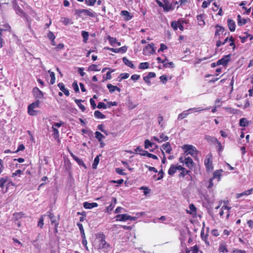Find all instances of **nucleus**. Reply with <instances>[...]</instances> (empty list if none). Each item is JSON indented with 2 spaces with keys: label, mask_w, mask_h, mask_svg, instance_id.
<instances>
[{
  "label": "nucleus",
  "mask_w": 253,
  "mask_h": 253,
  "mask_svg": "<svg viewBox=\"0 0 253 253\" xmlns=\"http://www.w3.org/2000/svg\"><path fill=\"white\" fill-rule=\"evenodd\" d=\"M97 237L100 239L99 243V248L100 249H103L104 252H108L110 249V245L108 243L106 240V236L102 232L99 233Z\"/></svg>",
  "instance_id": "nucleus-1"
},
{
  "label": "nucleus",
  "mask_w": 253,
  "mask_h": 253,
  "mask_svg": "<svg viewBox=\"0 0 253 253\" xmlns=\"http://www.w3.org/2000/svg\"><path fill=\"white\" fill-rule=\"evenodd\" d=\"M11 186H14L15 184L8 176L5 175L0 178V188L1 189L5 188V192L7 191L8 188Z\"/></svg>",
  "instance_id": "nucleus-2"
},
{
  "label": "nucleus",
  "mask_w": 253,
  "mask_h": 253,
  "mask_svg": "<svg viewBox=\"0 0 253 253\" xmlns=\"http://www.w3.org/2000/svg\"><path fill=\"white\" fill-rule=\"evenodd\" d=\"M75 13L78 16L82 17L83 19H84V16H88L91 18H94L96 16V13L90 9H77L75 11Z\"/></svg>",
  "instance_id": "nucleus-3"
},
{
  "label": "nucleus",
  "mask_w": 253,
  "mask_h": 253,
  "mask_svg": "<svg viewBox=\"0 0 253 253\" xmlns=\"http://www.w3.org/2000/svg\"><path fill=\"white\" fill-rule=\"evenodd\" d=\"M213 157L211 153L208 154L204 160V165L206 167V171L208 172H211L213 169L212 164Z\"/></svg>",
  "instance_id": "nucleus-4"
},
{
  "label": "nucleus",
  "mask_w": 253,
  "mask_h": 253,
  "mask_svg": "<svg viewBox=\"0 0 253 253\" xmlns=\"http://www.w3.org/2000/svg\"><path fill=\"white\" fill-rule=\"evenodd\" d=\"M185 153H187V155L190 154L194 158L198 157L199 151L196 148L191 145H184L183 147Z\"/></svg>",
  "instance_id": "nucleus-5"
},
{
  "label": "nucleus",
  "mask_w": 253,
  "mask_h": 253,
  "mask_svg": "<svg viewBox=\"0 0 253 253\" xmlns=\"http://www.w3.org/2000/svg\"><path fill=\"white\" fill-rule=\"evenodd\" d=\"M231 54H229L223 56V57L218 60L216 62V65H222L224 66H226L228 64L229 62L231 60Z\"/></svg>",
  "instance_id": "nucleus-6"
},
{
  "label": "nucleus",
  "mask_w": 253,
  "mask_h": 253,
  "mask_svg": "<svg viewBox=\"0 0 253 253\" xmlns=\"http://www.w3.org/2000/svg\"><path fill=\"white\" fill-rule=\"evenodd\" d=\"M153 46V43H152V44H148L147 45L145 46L143 50V54L145 55H149L155 53V50Z\"/></svg>",
  "instance_id": "nucleus-7"
},
{
  "label": "nucleus",
  "mask_w": 253,
  "mask_h": 253,
  "mask_svg": "<svg viewBox=\"0 0 253 253\" xmlns=\"http://www.w3.org/2000/svg\"><path fill=\"white\" fill-rule=\"evenodd\" d=\"M223 170L222 169H219L215 170L213 173L212 177H211L213 179H216L217 182L220 181L222 172Z\"/></svg>",
  "instance_id": "nucleus-8"
},
{
  "label": "nucleus",
  "mask_w": 253,
  "mask_h": 253,
  "mask_svg": "<svg viewBox=\"0 0 253 253\" xmlns=\"http://www.w3.org/2000/svg\"><path fill=\"white\" fill-rule=\"evenodd\" d=\"M70 154L73 159L78 163V164L84 167L85 169H87L86 166L84 163L83 160L79 159L77 156L75 155L71 151H69Z\"/></svg>",
  "instance_id": "nucleus-9"
},
{
  "label": "nucleus",
  "mask_w": 253,
  "mask_h": 253,
  "mask_svg": "<svg viewBox=\"0 0 253 253\" xmlns=\"http://www.w3.org/2000/svg\"><path fill=\"white\" fill-rule=\"evenodd\" d=\"M33 92L36 98L40 99H42L44 98L43 92L37 87H35L33 88Z\"/></svg>",
  "instance_id": "nucleus-10"
},
{
  "label": "nucleus",
  "mask_w": 253,
  "mask_h": 253,
  "mask_svg": "<svg viewBox=\"0 0 253 253\" xmlns=\"http://www.w3.org/2000/svg\"><path fill=\"white\" fill-rule=\"evenodd\" d=\"M116 218L117 221H125L129 220L131 218V216L125 213L117 215Z\"/></svg>",
  "instance_id": "nucleus-11"
},
{
  "label": "nucleus",
  "mask_w": 253,
  "mask_h": 253,
  "mask_svg": "<svg viewBox=\"0 0 253 253\" xmlns=\"http://www.w3.org/2000/svg\"><path fill=\"white\" fill-rule=\"evenodd\" d=\"M184 164L189 169H192L194 166V163L192 159L190 157L185 158L184 160Z\"/></svg>",
  "instance_id": "nucleus-12"
},
{
  "label": "nucleus",
  "mask_w": 253,
  "mask_h": 253,
  "mask_svg": "<svg viewBox=\"0 0 253 253\" xmlns=\"http://www.w3.org/2000/svg\"><path fill=\"white\" fill-rule=\"evenodd\" d=\"M120 15L124 17L125 21L130 20L133 16L127 10H122L121 11Z\"/></svg>",
  "instance_id": "nucleus-13"
},
{
  "label": "nucleus",
  "mask_w": 253,
  "mask_h": 253,
  "mask_svg": "<svg viewBox=\"0 0 253 253\" xmlns=\"http://www.w3.org/2000/svg\"><path fill=\"white\" fill-rule=\"evenodd\" d=\"M117 203V199L115 197L112 198V201L110 205L106 208L105 212L110 213L114 208Z\"/></svg>",
  "instance_id": "nucleus-14"
},
{
  "label": "nucleus",
  "mask_w": 253,
  "mask_h": 253,
  "mask_svg": "<svg viewBox=\"0 0 253 253\" xmlns=\"http://www.w3.org/2000/svg\"><path fill=\"white\" fill-rule=\"evenodd\" d=\"M215 27L216 28V31L215 32V37H218V39H220V36L224 32L225 29L223 27L218 24L216 25Z\"/></svg>",
  "instance_id": "nucleus-15"
},
{
  "label": "nucleus",
  "mask_w": 253,
  "mask_h": 253,
  "mask_svg": "<svg viewBox=\"0 0 253 253\" xmlns=\"http://www.w3.org/2000/svg\"><path fill=\"white\" fill-rule=\"evenodd\" d=\"M230 210H231V207H229L226 205L223 206L220 209V211L219 212L220 216L221 217L223 216V215L224 214V210H227V215H226V218L228 219V218L229 217L230 215Z\"/></svg>",
  "instance_id": "nucleus-16"
},
{
  "label": "nucleus",
  "mask_w": 253,
  "mask_h": 253,
  "mask_svg": "<svg viewBox=\"0 0 253 253\" xmlns=\"http://www.w3.org/2000/svg\"><path fill=\"white\" fill-rule=\"evenodd\" d=\"M196 18L198 21V24L199 26H204L205 25V14H201L200 15H198L197 16Z\"/></svg>",
  "instance_id": "nucleus-17"
},
{
  "label": "nucleus",
  "mask_w": 253,
  "mask_h": 253,
  "mask_svg": "<svg viewBox=\"0 0 253 253\" xmlns=\"http://www.w3.org/2000/svg\"><path fill=\"white\" fill-rule=\"evenodd\" d=\"M190 170H186V169H185V170L181 171V172L179 174L178 176L179 177H184L186 175H188V176H187L186 178L187 180H191L192 177L190 174Z\"/></svg>",
  "instance_id": "nucleus-18"
},
{
  "label": "nucleus",
  "mask_w": 253,
  "mask_h": 253,
  "mask_svg": "<svg viewBox=\"0 0 253 253\" xmlns=\"http://www.w3.org/2000/svg\"><path fill=\"white\" fill-rule=\"evenodd\" d=\"M57 85L59 87V88H60V89L61 90V91H62L66 96H69V95H70L69 91L67 88H65V85L63 83H58Z\"/></svg>",
  "instance_id": "nucleus-19"
},
{
  "label": "nucleus",
  "mask_w": 253,
  "mask_h": 253,
  "mask_svg": "<svg viewBox=\"0 0 253 253\" xmlns=\"http://www.w3.org/2000/svg\"><path fill=\"white\" fill-rule=\"evenodd\" d=\"M162 148L163 149V150H162V151L164 150L167 154H170L172 150L171 145L169 142H167L164 144L162 146Z\"/></svg>",
  "instance_id": "nucleus-20"
},
{
  "label": "nucleus",
  "mask_w": 253,
  "mask_h": 253,
  "mask_svg": "<svg viewBox=\"0 0 253 253\" xmlns=\"http://www.w3.org/2000/svg\"><path fill=\"white\" fill-rule=\"evenodd\" d=\"M47 214L50 219L51 224L54 225H56V223L59 224V220H56L55 218L54 214L53 213H51L50 212H47Z\"/></svg>",
  "instance_id": "nucleus-21"
},
{
  "label": "nucleus",
  "mask_w": 253,
  "mask_h": 253,
  "mask_svg": "<svg viewBox=\"0 0 253 253\" xmlns=\"http://www.w3.org/2000/svg\"><path fill=\"white\" fill-rule=\"evenodd\" d=\"M84 208L86 209H91L93 208L98 207V204L96 203H90L87 202H85L83 204Z\"/></svg>",
  "instance_id": "nucleus-22"
},
{
  "label": "nucleus",
  "mask_w": 253,
  "mask_h": 253,
  "mask_svg": "<svg viewBox=\"0 0 253 253\" xmlns=\"http://www.w3.org/2000/svg\"><path fill=\"white\" fill-rule=\"evenodd\" d=\"M205 139L209 143L212 144H215L216 142L218 140L215 137L209 135H205Z\"/></svg>",
  "instance_id": "nucleus-23"
},
{
  "label": "nucleus",
  "mask_w": 253,
  "mask_h": 253,
  "mask_svg": "<svg viewBox=\"0 0 253 253\" xmlns=\"http://www.w3.org/2000/svg\"><path fill=\"white\" fill-rule=\"evenodd\" d=\"M227 24L229 29L231 32H234L235 30L236 25L234 20L228 19L227 20Z\"/></svg>",
  "instance_id": "nucleus-24"
},
{
  "label": "nucleus",
  "mask_w": 253,
  "mask_h": 253,
  "mask_svg": "<svg viewBox=\"0 0 253 253\" xmlns=\"http://www.w3.org/2000/svg\"><path fill=\"white\" fill-rule=\"evenodd\" d=\"M185 252L186 253H198L199 252V248L198 246L196 245L189 248H187L185 249Z\"/></svg>",
  "instance_id": "nucleus-25"
},
{
  "label": "nucleus",
  "mask_w": 253,
  "mask_h": 253,
  "mask_svg": "<svg viewBox=\"0 0 253 253\" xmlns=\"http://www.w3.org/2000/svg\"><path fill=\"white\" fill-rule=\"evenodd\" d=\"M189 210H187V213L192 214L196 215L197 213V209L193 204H191L189 206Z\"/></svg>",
  "instance_id": "nucleus-26"
},
{
  "label": "nucleus",
  "mask_w": 253,
  "mask_h": 253,
  "mask_svg": "<svg viewBox=\"0 0 253 253\" xmlns=\"http://www.w3.org/2000/svg\"><path fill=\"white\" fill-rule=\"evenodd\" d=\"M107 87L109 90L110 93H112L114 92L115 90L118 91V92L121 91V88L118 87L117 86L113 85L111 84H108L107 85Z\"/></svg>",
  "instance_id": "nucleus-27"
},
{
  "label": "nucleus",
  "mask_w": 253,
  "mask_h": 253,
  "mask_svg": "<svg viewBox=\"0 0 253 253\" xmlns=\"http://www.w3.org/2000/svg\"><path fill=\"white\" fill-rule=\"evenodd\" d=\"M253 189L251 188V189H249V190H245V191H244L242 193H238L236 195V197L239 198H240V197H241L242 196H248V195L251 194L252 192L253 191Z\"/></svg>",
  "instance_id": "nucleus-28"
},
{
  "label": "nucleus",
  "mask_w": 253,
  "mask_h": 253,
  "mask_svg": "<svg viewBox=\"0 0 253 253\" xmlns=\"http://www.w3.org/2000/svg\"><path fill=\"white\" fill-rule=\"evenodd\" d=\"M123 62L127 66L130 68L133 69L134 68V65L132 63L131 61L129 60L126 57H124L123 58Z\"/></svg>",
  "instance_id": "nucleus-29"
},
{
  "label": "nucleus",
  "mask_w": 253,
  "mask_h": 253,
  "mask_svg": "<svg viewBox=\"0 0 253 253\" xmlns=\"http://www.w3.org/2000/svg\"><path fill=\"white\" fill-rule=\"evenodd\" d=\"M164 2L165 3L163 4V6L162 7L163 8L164 11L168 12L173 9L172 5L171 4H169L168 3H167L166 0H165V2Z\"/></svg>",
  "instance_id": "nucleus-30"
},
{
  "label": "nucleus",
  "mask_w": 253,
  "mask_h": 253,
  "mask_svg": "<svg viewBox=\"0 0 253 253\" xmlns=\"http://www.w3.org/2000/svg\"><path fill=\"white\" fill-rule=\"evenodd\" d=\"M194 109V108L192 109H189V110L187 111H184L181 113L179 114L178 116V120H181L183 119L184 118H185L188 115L189 113H188V111Z\"/></svg>",
  "instance_id": "nucleus-31"
},
{
  "label": "nucleus",
  "mask_w": 253,
  "mask_h": 253,
  "mask_svg": "<svg viewBox=\"0 0 253 253\" xmlns=\"http://www.w3.org/2000/svg\"><path fill=\"white\" fill-rule=\"evenodd\" d=\"M177 170L176 167L175 165H171L168 170V174L172 176Z\"/></svg>",
  "instance_id": "nucleus-32"
},
{
  "label": "nucleus",
  "mask_w": 253,
  "mask_h": 253,
  "mask_svg": "<svg viewBox=\"0 0 253 253\" xmlns=\"http://www.w3.org/2000/svg\"><path fill=\"white\" fill-rule=\"evenodd\" d=\"M247 23V20L246 19H242L240 15L237 16V23L238 26H242L245 25Z\"/></svg>",
  "instance_id": "nucleus-33"
},
{
  "label": "nucleus",
  "mask_w": 253,
  "mask_h": 253,
  "mask_svg": "<svg viewBox=\"0 0 253 253\" xmlns=\"http://www.w3.org/2000/svg\"><path fill=\"white\" fill-rule=\"evenodd\" d=\"M141 156H147L149 158H152L154 160H158V157L153 154L149 153L147 151H144V153H139Z\"/></svg>",
  "instance_id": "nucleus-34"
},
{
  "label": "nucleus",
  "mask_w": 253,
  "mask_h": 253,
  "mask_svg": "<svg viewBox=\"0 0 253 253\" xmlns=\"http://www.w3.org/2000/svg\"><path fill=\"white\" fill-rule=\"evenodd\" d=\"M83 101H83L82 99H75V102L78 105V106H79V107L82 110V112L85 111V110L86 109L84 106L81 103V102H83Z\"/></svg>",
  "instance_id": "nucleus-35"
},
{
  "label": "nucleus",
  "mask_w": 253,
  "mask_h": 253,
  "mask_svg": "<svg viewBox=\"0 0 253 253\" xmlns=\"http://www.w3.org/2000/svg\"><path fill=\"white\" fill-rule=\"evenodd\" d=\"M95 137L97 139L99 142L103 141L105 138V136L99 131H96L95 132Z\"/></svg>",
  "instance_id": "nucleus-36"
},
{
  "label": "nucleus",
  "mask_w": 253,
  "mask_h": 253,
  "mask_svg": "<svg viewBox=\"0 0 253 253\" xmlns=\"http://www.w3.org/2000/svg\"><path fill=\"white\" fill-rule=\"evenodd\" d=\"M249 122L246 118H242L240 120L239 125L241 126H247L249 125Z\"/></svg>",
  "instance_id": "nucleus-37"
},
{
  "label": "nucleus",
  "mask_w": 253,
  "mask_h": 253,
  "mask_svg": "<svg viewBox=\"0 0 253 253\" xmlns=\"http://www.w3.org/2000/svg\"><path fill=\"white\" fill-rule=\"evenodd\" d=\"M229 42H230L229 45L231 47L232 51H234L236 49V44L235 43V39L233 36L229 37Z\"/></svg>",
  "instance_id": "nucleus-38"
},
{
  "label": "nucleus",
  "mask_w": 253,
  "mask_h": 253,
  "mask_svg": "<svg viewBox=\"0 0 253 253\" xmlns=\"http://www.w3.org/2000/svg\"><path fill=\"white\" fill-rule=\"evenodd\" d=\"M52 129L53 130L52 135L53 136V138L55 139H58L59 137L58 130L56 127H54V126H52Z\"/></svg>",
  "instance_id": "nucleus-39"
},
{
  "label": "nucleus",
  "mask_w": 253,
  "mask_h": 253,
  "mask_svg": "<svg viewBox=\"0 0 253 253\" xmlns=\"http://www.w3.org/2000/svg\"><path fill=\"white\" fill-rule=\"evenodd\" d=\"M94 116L97 119H104L106 116L99 111L96 110L94 113Z\"/></svg>",
  "instance_id": "nucleus-40"
},
{
  "label": "nucleus",
  "mask_w": 253,
  "mask_h": 253,
  "mask_svg": "<svg viewBox=\"0 0 253 253\" xmlns=\"http://www.w3.org/2000/svg\"><path fill=\"white\" fill-rule=\"evenodd\" d=\"M82 36L83 38V41L84 43H86L88 39L89 34L88 32L85 31H82Z\"/></svg>",
  "instance_id": "nucleus-41"
},
{
  "label": "nucleus",
  "mask_w": 253,
  "mask_h": 253,
  "mask_svg": "<svg viewBox=\"0 0 253 253\" xmlns=\"http://www.w3.org/2000/svg\"><path fill=\"white\" fill-rule=\"evenodd\" d=\"M48 72L49 73L51 78L50 83L51 84H53L55 83L56 80L55 74L53 72H52L50 70H49Z\"/></svg>",
  "instance_id": "nucleus-42"
},
{
  "label": "nucleus",
  "mask_w": 253,
  "mask_h": 253,
  "mask_svg": "<svg viewBox=\"0 0 253 253\" xmlns=\"http://www.w3.org/2000/svg\"><path fill=\"white\" fill-rule=\"evenodd\" d=\"M179 22V19L177 21H173L171 22V27L174 31H176L178 29V23Z\"/></svg>",
  "instance_id": "nucleus-43"
},
{
  "label": "nucleus",
  "mask_w": 253,
  "mask_h": 253,
  "mask_svg": "<svg viewBox=\"0 0 253 253\" xmlns=\"http://www.w3.org/2000/svg\"><path fill=\"white\" fill-rule=\"evenodd\" d=\"M186 21L185 20L180 18L179 19V22L178 23V28L179 29V30L181 31H183L184 30V27L183 26V24H186Z\"/></svg>",
  "instance_id": "nucleus-44"
},
{
  "label": "nucleus",
  "mask_w": 253,
  "mask_h": 253,
  "mask_svg": "<svg viewBox=\"0 0 253 253\" xmlns=\"http://www.w3.org/2000/svg\"><path fill=\"white\" fill-rule=\"evenodd\" d=\"M149 67V64L148 62H142L139 65V68L142 70L148 69Z\"/></svg>",
  "instance_id": "nucleus-45"
},
{
  "label": "nucleus",
  "mask_w": 253,
  "mask_h": 253,
  "mask_svg": "<svg viewBox=\"0 0 253 253\" xmlns=\"http://www.w3.org/2000/svg\"><path fill=\"white\" fill-rule=\"evenodd\" d=\"M40 105V101L39 100H36L35 102H33L29 104L28 106L29 108H32L33 109L38 108Z\"/></svg>",
  "instance_id": "nucleus-46"
},
{
  "label": "nucleus",
  "mask_w": 253,
  "mask_h": 253,
  "mask_svg": "<svg viewBox=\"0 0 253 253\" xmlns=\"http://www.w3.org/2000/svg\"><path fill=\"white\" fill-rule=\"evenodd\" d=\"M99 156H97L94 160V161H93V163L92 164V168L93 169H96L97 168V165H98L99 164Z\"/></svg>",
  "instance_id": "nucleus-47"
},
{
  "label": "nucleus",
  "mask_w": 253,
  "mask_h": 253,
  "mask_svg": "<svg viewBox=\"0 0 253 253\" xmlns=\"http://www.w3.org/2000/svg\"><path fill=\"white\" fill-rule=\"evenodd\" d=\"M38 111L35 110L34 109L28 107V113L30 116H36L37 114Z\"/></svg>",
  "instance_id": "nucleus-48"
},
{
  "label": "nucleus",
  "mask_w": 253,
  "mask_h": 253,
  "mask_svg": "<svg viewBox=\"0 0 253 253\" xmlns=\"http://www.w3.org/2000/svg\"><path fill=\"white\" fill-rule=\"evenodd\" d=\"M88 71H99L100 69H98L97 66L96 64H91L88 68Z\"/></svg>",
  "instance_id": "nucleus-49"
},
{
  "label": "nucleus",
  "mask_w": 253,
  "mask_h": 253,
  "mask_svg": "<svg viewBox=\"0 0 253 253\" xmlns=\"http://www.w3.org/2000/svg\"><path fill=\"white\" fill-rule=\"evenodd\" d=\"M219 251L222 253L228 252V250L226 248V246L224 244H221L219 245Z\"/></svg>",
  "instance_id": "nucleus-50"
},
{
  "label": "nucleus",
  "mask_w": 253,
  "mask_h": 253,
  "mask_svg": "<svg viewBox=\"0 0 253 253\" xmlns=\"http://www.w3.org/2000/svg\"><path fill=\"white\" fill-rule=\"evenodd\" d=\"M154 143L151 142L148 139H146L144 142V147L145 149L152 147Z\"/></svg>",
  "instance_id": "nucleus-51"
},
{
  "label": "nucleus",
  "mask_w": 253,
  "mask_h": 253,
  "mask_svg": "<svg viewBox=\"0 0 253 253\" xmlns=\"http://www.w3.org/2000/svg\"><path fill=\"white\" fill-rule=\"evenodd\" d=\"M104 126L103 124L99 125L97 126V129L104 132L106 135H108V131L104 129Z\"/></svg>",
  "instance_id": "nucleus-52"
},
{
  "label": "nucleus",
  "mask_w": 253,
  "mask_h": 253,
  "mask_svg": "<svg viewBox=\"0 0 253 253\" xmlns=\"http://www.w3.org/2000/svg\"><path fill=\"white\" fill-rule=\"evenodd\" d=\"M43 217L42 215L39 219V220L38 223V225L39 227H40L41 229H42L43 228Z\"/></svg>",
  "instance_id": "nucleus-53"
},
{
  "label": "nucleus",
  "mask_w": 253,
  "mask_h": 253,
  "mask_svg": "<svg viewBox=\"0 0 253 253\" xmlns=\"http://www.w3.org/2000/svg\"><path fill=\"white\" fill-rule=\"evenodd\" d=\"M157 60L158 61V62H161L162 63H163V66L165 68H167L168 67V66H167V64L166 63V61H167V58H166L164 60H162L161 58L160 57H158L157 58Z\"/></svg>",
  "instance_id": "nucleus-54"
},
{
  "label": "nucleus",
  "mask_w": 253,
  "mask_h": 253,
  "mask_svg": "<svg viewBox=\"0 0 253 253\" xmlns=\"http://www.w3.org/2000/svg\"><path fill=\"white\" fill-rule=\"evenodd\" d=\"M3 31V29L0 28V48L3 46V43L4 42L3 40L2 39V32Z\"/></svg>",
  "instance_id": "nucleus-55"
},
{
  "label": "nucleus",
  "mask_w": 253,
  "mask_h": 253,
  "mask_svg": "<svg viewBox=\"0 0 253 253\" xmlns=\"http://www.w3.org/2000/svg\"><path fill=\"white\" fill-rule=\"evenodd\" d=\"M140 190H144V194L145 195H147L148 194L150 193L151 192V190L149 189L147 187L145 186H142L140 188Z\"/></svg>",
  "instance_id": "nucleus-56"
},
{
  "label": "nucleus",
  "mask_w": 253,
  "mask_h": 253,
  "mask_svg": "<svg viewBox=\"0 0 253 253\" xmlns=\"http://www.w3.org/2000/svg\"><path fill=\"white\" fill-rule=\"evenodd\" d=\"M47 37L50 41H53L55 39V36L54 33L51 31H49L48 32V33L47 34Z\"/></svg>",
  "instance_id": "nucleus-57"
},
{
  "label": "nucleus",
  "mask_w": 253,
  "mask_h": 253,
  "mask_svg": "<svg viewBox=\"0 0 253 253\" xmlns=\"http://www.w3.org/2000/svg\"><path fill=\"white\" fill-rule=\"evenodd\" d=\"M108 39L110 43L112 45H113L114 43L117 42V40H116V38H113V37H111V36H108Z\"/></svg>",
  "instance_id": "nucleus-58"
},
{
  "label": "nucleus",
  "mask_w": 253,
  "mask_h": 253,
  "mask_svg": "<svg viewBox=\"0 0 253 253\" xmlns=\"http://www.w3.org/2000/svg\"><path fill=\"white\" fill-rule=\"evenodd\" d=\"M115 171L118 174L122 175H126V173L124 172L123 169H122L119 168H116Z\"/></svg>",
  "instance_id": "nucleus-59"
},
{
  "label": "nucleus",
  "mask_w": 253,
  "mask_h": 253,
  "mask_svg": "<svg viewBox=\"0 0 253 253\" xmlns=\"http://www.w3.org/2000/svg\"><path fill=\"white\" fill-rule=\"evenodd\" d=\"M160 137L161 139L160 141H161V142L166 141L169 139V137L168 136L166 135L164 133H162L160 135Z\"/></svg>",
  "instance_id": "nucleus-60"
},
{
  "label": "nucleus",
  "mask_w": 253,
  "mask_h": 253,
  "mask_svg": "<svg viewBox=\"0 0 253 253\" xmlns=\"http://www.w3.org/2000/svg\"><path fill=\"white\" fill-rule=\"evenodd\" d=\"M97 107L99 109H106L107 108V105L103 102H100L98 103Z\"/></svg>",
  "instance_id": "nucleus-61"
},
{
  "label": "nucleus",
  "mask_w": 253,
  "mask_h": 253,
  "mask_svg": "<svg viewBox=\"0 0 253 253\" xmlns=\"http://www.w3.org/2000/svg\"><path fill=\"white\" fill-rule=\"evenodd\" d=\"M96 1V0H85V3L89 6H93Z\"/></svg>",
  "instance_id": "nucleus-62"
},
{
  "label": "nucleus",
  "mask_w": 253,
  "mask_h": 253,
  "mask_svg": "<svg viewBox=\"0 0 253 253\" xmlns=\"http://www.w3.org/2000/svg\"><path fill=\"white\" fill-rule=\"evenodd\" d=\"M14 215L16 217L17 219L23 217L24 215V213L23 212H16L14 214Z\"/></svg>",
  "instance_id": "nucleus-63"
},
{
  "label": "nucleus",
  "mask_w": 253,
  "mask_h": 253,
  "mask_svg": "<svg viewBox=\"0 0 253 253\" xmlns=\"http://www.w3.org/2000/svg\"><path fill=\"white\" fill-rule=\"evenodd\" d=\"M161 81L163 84H165L168 81V78L166 75H162L160 77Z\"/></svg>",
  "instance_id": "nucleus-64"
}]
</instances>
